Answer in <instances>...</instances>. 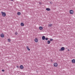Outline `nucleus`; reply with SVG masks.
Wrapping results in <instances>:
<instances>
[{
    "label": "nucleus",
    "instance_id": "f257e3e1",
    "mask_svg": "<svg viewBox=\"0 0 75 75\" xmlns=\"http://www.w3.org/2000/svg\"><path fill=\"white\" fill-rule=\"evenodd\" d=\"M1 14H2V16L3 17H5L6 16V14L5 12H1Z\"/></svg>",
    "mask_w": 75,
    "mask_h": 75
},
{
    "label": "nucleus",
    "instance_id": "f03ea898",
    "mask_svg": "<svg viewBox=\"0 0 75 75\" xmlns=\"http://www.w3.org/2000/svg\"><path fill=\"white\" fill-rule=\"evenodd\" d=\"M65 50V47H61V49L59 50V51H64Z\"/></svg>",
    "mask_w": 75,
    "mask_h": 75
},
{
    "label": "nucleus",
    "instance_id": "7ed1b4c3",
    "mask_svg": "<svg viewBox=\"0 0 75 75\" xmlns=\"http://www.w3.org/2000/svg\"><path fill=\"white\" fill-rule=\"evenodd\" d=\"M53 65L54 67H57V66H58V64L57 63H54Z\"/></svg>",
    "mask_w": 75,
    "mask_h": 75
},
{
    "label": "nucleus",
    "instance_id": "20e7f679",
    "mask_svg": "<svg viewBox=\"0 0 75 75\" xmlns=\"http://www.w3.org/2000/svg\"><path fill=\"white\" fill-rule=\"evenodd\" d=\"M70 14H72L74 13V11L72 10H70L69 11Z\"/></svg>",
    "mask_w": 75,
    "mask_h": 75
},
{
    "label": "nucleus",
    "instance_id": "39448f33",
    "mask_svg": "<svg viewBox=\"0 0 75 75\" xmlns=\"http://www.w3.org/2000/svg\"><path fill=\"white\" fill-rule=\"evenodd\" d=\"M0 36L1 38H3V37H4V35L3 33H2V34L0 35Z\"/></svg>",
    "mask_w": 75,
    "mask_h": 75
},
{
    "label": "nucleus",
    "instance_id": "423d86ee",
    "mask_svg": "<svg viewBox=\"0 0 75 75\" xmlns=\"http://www.w3.org/2000/svg\"><path fill=\"white\" fill-rule=\"evenodd\" d=\"M20 69H23L24 67L23 66V65H21L20 67Z\"/></svg>",
    "mask_w": 75,
    "mask_h": 75
},
{
    "label": "nucleus",
    "instance_id": "0eeeda50",
    "mask_svg": "<svg viewBox=\"0 0 75 75\" xmlns=\"http://www.w3.org/2000/svg\"><path fill=\"white\" fill-rule=\"evenodd\" d=\"M45 39V36H42V39L43 40H44Z\"/></svg>",
    "mask_w": 75,
    "mask_h": 75
},
{
    "label": "nucleus",
    "instance_id": "6e6552de",
    "mask_svg": "<svg viewBox=\"0 0 75 75\" xmlns=\"http://www.w3.org/2000/svg\"><path fill=\"white\" fill-rule=\"evenodd\" d=\"M35 42H38V39H37V38L35 39Z\"/></svg>",
    "mask_w": 75,
    "mask_h": 75
},
{
    "label": "nucleus",
    "instance_id": "1a4fd4ad",
    "mask_svg": "<svg viewBox=\"0 0 75 75\" xmlns=\"http://www.w3.org/2000/svg\"><path fill=\"white\" fill-rule=\"evenodd\" d=\"M46 10H47V11H50V10H51V9L49 8H46Z\"/></svg>",
    "mask_w": 75,
    "mask_h": 75
},
{
    "label": "nucleus",
    "instance_id": "9d476101",
    "mask_svg": "<svg viewBox=\"0 0 75 75\" xmlns=\"http://www.w3.org/2000/svg\"><path fill=\"white\" fill-rule=\"evenodd\" d=\"M39 30H42V28H43L41 26H40L39 27Z\"/></svg>",
    "mask_w": 75,
    "mask_h": 75
},
{
    "label": "nucleus",
    "instance_id": "9b49d317",
    "mask_svg": "<svg viewBox=\"0 0 75 75\" xmlns=\"http://www.w3.org/2000/svg\"><path fill=\"white\" fill-rule=\"evenodd\" d=\"M21 26H24V23H21Z\"/></svg>",
    "mask_w": 75,
    "mask_h": 75
},
{
    "label": "nucleus",
    "instance_id": "f8f14e48",
    "mask_svg": "<svg viewBox=\"0 0 75 75\" xmlns=\"http://www.w3.org/2000/svg\"><path fill=\"white\" fill-rule=\"evenodd\" d=\"M71 61H72V63H75V59H73V60H72Z\"/></svg>",
    "mask_w": 75,
    "mask_h": 75
},
{
    "label": "nucleus",
    "instance_id": "ddd939ff",
    "mask_svg": "<svg viewBox=\"0 0 75 75\" xmlns=\"http://www.w3.org/2000/svg\"><path fill=\"white\" fill-rule=\"evenodd\" d=\"M27 49L28 50V51H30V49L27 46Z\"/></svg>",
    "mask_w": 75,
    "mask_h": 75
},
{
    "label": "nucleus",
    "instance_id": "4468645a",
    "mask_svg": "<svg viewBox=\"0 0 75 75\" xmlns=\"http://www.w3.org/2000/svg\"><path fill=\"white\" fill-rule=\"evenodd\" d=\"M17 14L18 16H20V15H21V13H20V12H18L17 13Z\"/></svg>",
    "mask_w": 75,
    "mask_h": 75
},
{
    "label": "nucleus",
    "instance_id": "2eb2a0df",
    "mask_svg": "<svg viewBox=\"0 0 75 75\" xmlns=\"http://www.w3.org/2000/svg\"><path fill=\"white\" fill-rule=\"evenodd\" d=\"M52 24H49L48 25V27H52Z\"/></svg>",
    "mask_w": 75,
    "mask_h": 75
},
{
    "label": "nucleus",
    "instance_id": "dca6fc26",
    "mask_svg": "<svg viewBox=\"0 0 75 75\" xmlns=\"http://www.w3.org/2000/svg\"><path fill=\"white\" fill-rule=\"evenodd\" d=\"M50 43H51V42H50V41L48 40L47 41V44H50Z\"/></svg>",
    "mask_w": 75,
    "mask_h": 75
},
{
    "label": "nucleus",
    "instance_id": "f3484780",
    "mask_svg": "<svg viewBox=\"0 0 75 75\" xmlns=\"http://www.w3.org/2000/svg\"><path fill=\"white\" fill-rule=\"evenodd\" d=\"M50 41H53V39L52 38H51L50 39Z\"/></svg>",
    "mask_w": 75,
    "mask_h": 75
},
{
    "label": "nucleus",
    "instance_id": "a211bd4d",
    "mask_svg": "<svg viewBox=\"0 0 75 75\" xmlns=\"http://www.w3.org/2000/svg\"><path fill=\"white\" fill-rule=\"evenodd\" d=\"M8 42H10L11 40H10V39H8Z\"/></svg>",
    "mask_w": 75,
    "mask_h": 75
},
{
    "label": "nucleus",
    "instance_id": "6ab92c4d",
    "mask_svg": "<svg viewBox=\"0 0 75 75\" xmlns=\"http://www.w3.org/2000/svg\"><path fill=\"white\" fill-rule=\"evenodd\" d=\"M15 35H17V34H18V33L16 32L15 33Z\"/></svg>",
    "mask_w": 75,
    "mask_h": 75
},
{
    "label": "nucleus",
    "instance_id": "aec40b11",
    "mask_svg": "<svg viewBox=\"0 0 75 75\" xmlns=\"http://www.w3.org/2000/svg\"><path fill=\"white\" fill-rule=\"evenodd\" d=\"M45 40H48V38H45Z\"/></svg>",
    "mask_w": 75,
    "mask_h": 75
},
{
    "label": "nucleus",
    "instance_id": "412c9836",
    "mask_svg": "<svg viewBox=\"0 0 75 75\" xmlns=\"http://www.w3.org/2000/svg\"><path fill=\"white\" fill-rule=\"evenodd\" d=\"M2 72H4V69L2 70Z\"/></svg>",
    "mask_w": 75,
    "mask_h": 75
},
{
    "label": "nucleus",
    "instance_id": "4be33fe9",
    "mask_svg": "<svg viewBox=\"0 0 75 75\" xmlns=\"http://www.w3.org/2000/svg\"><path fill=\"white\" fill-rule=\"evenodd\" d=\"M39 4L40 5L41 4H42L41 3L39 2Z\"/></svg>",
    "mask_w": 75,
    "mask_h": 75
},
{
    "label": "nucleus",
    "instance_id": "5701e85b",
    "mask_svg": "<svg viewBox=\"0 0 75 75\" xmlns=\"http://www.w3.org/2000/svg\"><path fill=\"white\" fill-rule=\"evenodd\" d=\"M50 2V3L51 4H52V2Z\"/></svg>",
    "mask_w": 75,
    "mask_h": 75
},
{
    "label": "nucleus",
    "instance_id": "b1692460",
    "mask_svg": "<svg viewBox=\"0 0 75 75\" xmlns=\"http://www.w3.org/2000/svg\"><path fill=\"white\" fill-rule=\"evenodd\" d=\"M16 67L17 68H19V67H18V66H17Z\"/></svg>",
    "mask_w": 75,
    "mask_h": 75
},
{
    "label": "nucleus",
    "instance_id": "393cba45",
    "mask_svg": "<svg viewBox=\"0 0 75 75\" xmlns=\"http://www.w3.org/2000/svg\"><path fill=\"white\" fill-rule=\"evenodd\" d=\"M68 51H69V49H68Z\"/></svg>",
    "mask_w": 75,
    "mask_h": 75
},
{
    "label": "nucleus",
    "instance_id": "a878e982",
    "mask_svg": "<svg viewBox=\"0 0 75 75\" xmlns=\"http://www.w3.org/2000/svg\"><path fill=\"white\" fill-rule=\"evenodd\" d=\"M51 61L52 62V60H51Z\"/></svg>",
    "mask_w": 75,
    "mask_h": 75
},
{
    "label": "nucleus",
    "instance_id": "bb28decb",
    "mask_svg": "<svg viewBox=\"0 0 75 75\" xmlns=\"http://www.w3.org/2000/svg\"><path fill=\"white\" fill-rule=\"evenodd\" d=\"M11 1H13V0H11Z\"/></svg>",
    "mask_w": 75,
    "mask_h": 75
}]
</instances>
